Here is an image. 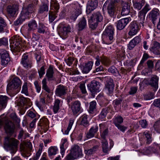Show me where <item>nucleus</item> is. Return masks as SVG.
Returning <instances> with one entry per match:
<instances>
[{"label":"nucleus","instance_id":"nucleus-1","mask_svg":"<svg viewBox=\"0 0 160 160\" xmlns=\"http://www.w3.org/2000/svg\"><path fill=\"white\" fill-rule=\"evenodd\" d=\"M22 82L21 80L17 77H12L8 84L7 88L8 90H12L15 94L17 93L21 89Z\"/></svg>","mask_w":160,"mask_h":160},{"label":"nucleus","instance_id":"nucleus-2","mask_svg":"<svg viewBox=\"0 0 160 160\" xmlns=\"http://www.w3.org/2000/svg\"><path fill=\"white\" fill-rule=\"evenodd\" d=\"M18 142V141L15 139L7 137L4 139V147L9 149L11 153L13 155L17 150Z\"/></svg>","mask_w":160,"mask_h":160},{"label":"nucleus","instance_id":"nucleus-3","mask_svg":"<svg viewBox=\"0 0 160 160\" xmlns=\"http://www.w3.org/2000/svg\"><path fill=\"white\" fill-rule=\"evenodd\" d=\"M103 19V16L100 12L93 13L88 21L90 27L93 29H95L97 27L98 23L102 22Z\"/></svg>","mask_w":160,"mask_h":160},{"label":"nucleus","instance_id":"nucleus-4","mask_svg":"<svg viewBox=\"0 0 160 160\" xmlns=\"http://www.w3.org/2000/svg\"><path fill=\"white\" fill-rule=\"evenodd\" d=\"M51 8L52 11L50 10L49 11V16L50 22H52L57 17L56 15L57 13L58 12L59 9V6L58 3L53 1L51 2Z\"/></svg>","mask_w":160,"mask_h":160},{"label":"nucleus","instance_id":"nucleus-5","mask_svg":"<svg viewBox=\"0 0 160 160\" xmlns=\"http://www.w3.org/2000/svg\"><path fill=\"white\" fill-rule=\"evenodd\" d=\"M38 25L36 20L32 19L28 23L27 30L25 33V37L28 39L31 38V32L36 30Z\"/></svg>","mask_w":160,"mask_h":160},{"label":"nucleus","instance_id":"nucleus-6","mask_svg":"<svg viewBox=\"0 0 160 160\" xmlns=\"http://www.w3.org/2000/svg\"><path fill=\"white\" fill-rule=\"evenodd\" d=\"M118 2L117 0H112L107 7L108 13L111 17H114L117 13V6Z\"/></svg>","mask_w":160,"mask_h":160},{"label":"nucleus","instance_id":"nucleus-7","mask_svg":"<svg viewBox=\"0 0 160 160\" xmlns=\"http://www.w3.org/2000/svg\"><path fill=\"white\" fill-rule=\"evenodd\" d=\"M4 129L5 132L7 135L11 136L14 132L15 125L11 121L9 120H7L5 123Z\"/></svg>","mask_w":160,"mask_h":160},{"label":"nucleus","instance_id":"nucleus-8","mask_svg":"<svg viewBox=\"0 0 160 160\" xmlns=\"http://www.w3.org/2000/svg\"><path fill=\"white\" fill-rule=\"evenodd\" d=\"M0 58L1 64L4 67H6L10 61L9 53L3 49H0Z\"/></svg>","mask_w":160,"mask_h":160},{"label":"nucleus","instance_id":"nucleus-9","mask_svg":"<svg viewBox=\"0 0 160 160\" xmlns=\"http://www.w3.org/2000/svg\"><path fill=\"white\" fill-rule=\"evenodd\" d=\"M10 45L18 50H19L22 48L21 39L17 35L11 37L9 40Z\"/></svg>","mask_w":160,"mask_h":160},{"label":"nucleus","instance_id":"nucleus-10","mask_svg":"<svg viewBox=\"0 0 160 160\" xmlns=\"http://www.w3.org/2000/svg\"><path fill=\"white\" fill-rule=\"evenodd\" d=\"M71 29L69 25H60L58 29V34L63 39H65L68 37V34L71 31Z\"/></svg>","mask_w":160,"mask_h":160},{"label":"nucleus","instance_id":"nucleus-11","mask_svg":"<svg viewBox=\"0 0 160 160\" xmlns=\"http://www.w3.org/2000/svg\"><path fill=\"white\" fill-rule=\"evenodd\" d=\"M100 85L101 83L100 82L94 80L88 84L87 87L88 89L92 94H95L100 91Z\"/></svg>","mask_w":160,"mask_h":160},{"label":"nucleus","instance_id":"nucleus-12","mask_svg":"<svg viewBox=\"0 0 160 160\" xmlns=\"http://www.w3.org/2000/svg\"><path fill=\"white\" fill-rule=\"evenodd\" d=\"M71 108L73 114L74 115L77 114L79 112H81L83 110L81 106V103L78 100L71 103Z\"/></svg>","mask_w":160,"mask_h":160},{"label":"nucleus","instance_id":"nucleus-13","mask_svg":"<svg viewBox=\"0 0 160 160\" xmlns=\"http://www.w3.org/2000/svg\"><path fill=\"white\" fill-rule=\"evenodd\" d=\"M140 28L139 24L136 21H134L131 22L129 26V35L131 36L135 35L138 31Z\"/></svg>","mask_w":160,"mask_h":160},{"label":"nucleus","instance_id":"nucleus-14","mask_svg":"<svg viewBox=\"0 0 160 160\" xmlns=\"http://www.w3.org/2000/svg\"><path fill=\"white\" fill-rule=\"evenodd\" d=\"M67 89L65 86L62 85H58L55 90V94L57 96L63 98L67 93Z\"/></svg>","mask_w":160,"mask_h":160},{"label":"nucleus","instance_id":"nucleus-15","mask_svg":"<svg viewBox=\"0 0 160 160\" xmlns=\"http://www.w3.org/2000/svg\"><path fill=\"white\" fill-rule=\"evenodd\" d=\"M38 125L42 132H46L48 130L49 126V121L47 118H42L41 119Z\"/></svg>","mask_w":160,"mask_h":160},{"label":"nucleus","instance_id":"nucleus-16","mask_svg":"<svg viewBox=\"0 0 160 160\" xmlns=\"http://www.w3.org/2000/svg\"><path fill=\"white\" fill-rule=\"evenodd\" d=\"M70 152L75 157L77 158L82 156V151L79 147L77 145H75L73 146Z\"/></svg>","mask_w":160,"mask_h":160},{"label":"nucleus","instance_id":"nucleus-17","mask_svg":"<svg viewBox=\"0 0 160 160\" xmlns=\"http://www.w3.org/2000/svg\"><path fill=\"white\" fill-rule=\"evenodd\" d=\"M159 14V10L156 8H153L149 14V18L152 21V23L154 24Z\"/></svg>","mask_w":160,"mask_h":160},{"label":"nucleus","instance_id":"nucleus-18","mask_svg":"<svg viewBox=\"0 0 160 160\" xmlns=\"http://www.w3.org/2000/svg\"><path fill=\"white\" fill-rule=\"evenodd\" d=\"M34 7H33L30 4L27 7L22 8L21 12V15H23L26 18H28L29 15L34 12Z\"/></svg>","mask_w":160,"mask_h":160},{"label":"nucleus","instance_id":"nucleus-19","mask_svg":"<svg viewBox=\"0 0 160 160\" xmlns=\"http://www.w3.org/2000/svg\"><path fill=\"white\" fill-rule=\"evenodd\" d=\"M129 19L128 18H122L116 22L117 28L118 30H121L123 29L128 23Z\"/></svg>","mask_w":160,"mask_h":160},{"label":"nucleus","instance_id":"nucleus-20","mask_svg":"<svg viewBox=\"0 0 160 160\" xmlns=\"http://www.w3.org/2000/svg\"><path fill=\"white\" fill-rule=\"evenodd\" d=\"M98 4V2L97 0H90L87 4L86 11L90 13L93 11L97 8Z\"/></svg>","mask_w":160,"mask_h":160},{"label":"nucleus","instance_id":"nucleus-21","mask_svg":"<svg viewBox=\"0 0 160 160\" xmlns=\"http://www.w3.org/2000/svg\"><path fill=\"white\" fill-rule=\"evenodd\" d=\"M158 78L156 75L152 77L148 82V84L153 88L154 91H156L158 88Z\"/></svg>","mask_w":160,"mask_h":160},{"label":"nucleus","instance_id":"nucleus-22","mask_svg":"<svg viewBox=\"0 0 160 160\" xmlns=\"http://www.w3.org/2000/svg\"><path fill=\"white\" fill-rule=\"evenodd\" d=\"M21 63L26 68L31 67V61L28 58V56L26 54L22 56Z\"/></svg>","mask_w":160,"mask_h":160},{"label":"nucleus","instance_id":"nucleus-23","mask_svg":"<svg viewBox=\"0 0 160 160\" xmlns=\"http://www.w3.org/2000/svg\"><path fill=\"white\" fill-rule=\"evenodd\" d=\"M88 143H85L83 145V146L85 149L84 152L88 155L94 154L98 149L99 147L98 145H95L90 149H88L86 147Z\"/></svg>","mask_w":160,"mask_h":160},{"label":"nucleus","instance_id":"nucleus-24","mask_svg":"<svg viewBox=\"0 0 160 160\" xmlns=\"http://www.w3.org/2000/svg\"><path fill=\"white\" fill-rule=\"evenodd\" d=\"M18 9V6L14 4L12 6L8 5L7 8V12L8 15L13 17L15 14Z\"/></svg>","mask_w":160,"mask_h":160},{"label":"nucleus","instance_id":"nucleus-25","mask_svg":"<svg viewBox=\"0 0 160 160\" xmlns=\"http://www.w3.org/2000/svg\"><path fill=\"white\" fill-rule=\"evenodd\" d=\"M130 12V5L129 3L123 2L122 3V9L121 14L122 16L128 14Z\"/></svg>","mask_w":160,"mask_h":160},{"label":"nucleus","instance_id":"nucleus-26","mask_svg":"<svg viewBox=\"0 0 160 160\" xmlns=\"http://www.w3.org/2000/svg\"><path fill=\"white\" fill-rule=\"evenodd\" d=\"M141 41V39L139 36L136 37L131 40L128 44V48L129 50L132 49L135 46L140 43Z\"/></svg>","mask_w":160,"mask_h":160},{"label":"nucleus","instance_id":"nucleus-27","mask_svg":"<svg viewBox=\"0 0 160 160\" xmlns=\"http://www.w3.org/2000/svg\"><path fill=\"white\" fill-rule=\"evenodd\" d=\"M88 116L86 114H84L81 116L78 120V122L85 127H87L89 125V122L88 120Z\"/></svg>","mask_w":160,"mask_h":160},{"label":"nucleus","instance_id":"nucleus-28","mask_svg":"<svg viewBox=\"0 0 160 160\" xmlns=\"http://www.w3.org/2000/svg\"><path fill=\"white\" fill-rule=\"evenodd\" d=\"M160 44L157 42H154L153 45L149 48L150 50L155 54H160Z\"/></svg>","mask_w":160,"mask_h":160},{"label":"nucleus","instance_id":"nucleus-29","mask_svg":"<svg viewBox=\"0 0 160 160\" xmlns=\"http://www.w3.org/2000/svg\"><path fill=\"white\" fill-rule=\"evenodd\" d=\"M62 102L58 99L55 100L54 106L52 108V110L54 114L58 113L62 106Z\"/></svg>","mask_w":160,"mask_h":160},{"label":"nucleus","instance_id":"nucleus-30","mask_svg":"<svg viewBox=\"0 0 160 160\" xmlns=\"http://www.w3.org/2000/svg\"><path fill=\"white\" fill-rule=\"evenodd\" d=\"M133 6L134 8L138 10L141 9L144 5L145 0H132Z\"/></svg>","mask_w":160,"mask_h":160},{"label":"nucleus","instance_id":"nucleus-31","mask_svg":"<svg viewBox=\"0 0 160 160\" xmlns=\"http://www.w3.org/2000/svg\"><path fill=\"white\" fill-rule=\"evenodd\" d=\"M9 99V98L6 96H0V110L6 108Z\"/></svg>","mask_w":160,"mask_h":160},{"label":"nucleus","instance_id":"nucleus-32","mask_svg":"<svg viewBox=\"0 0 160 160\" xmlns=\"http://www.w3.org/2000/svg\"><path fill=\"white\" fill-rule=\"evenodd\" d=\"M112 147V146L111 147L110 146V147H109L108 141L106 140H102V147L103 153L106 154H108L109 151Z\"/></svg>","mask_w":160,"mask_h":160},{"label":"nucleus","instance_id":"nucleus-33","mask_svg":"<svg viewBox=\"0 0 160 160\" xmlns=\"http://www.w3.org/2000/svg\"><path fill=\"white\" fill-rule=\"evenodd\" d=\"M112 110V106H110L102 108L99 115V118L102 119L104 118L106 116L108 113L111 112Z\"/></svg>","mask_w":160,"mask_h":160},{"label":"nucleus","instance_id":"nucleus-34","mask_svg":"<svg viewBox=\"0 0 160 160\" xmlns=\"http://www.w3.org/2000/svg\"><path fill=\"white\" fill-rule=\"evenodd\" d=\"M87 21L84 17L80 20L77 25V28L79 31H82L85 29L87 27Z\"/></svg>","mask_w":160,"mask_h":160},{"label":"nucleus","instance_id":"nucleus-35","mask_svg":"<svg viewBox=\"0 0 160 160\" xmlns=\"http://www.w3.org/2000/svg\"><path fill=\"white\" fill-rule=\"evenodd\" d=\"M30 101V99L29 98H26L23 96H21L18 100V105L21 107L27 105L28 103Z\"/></svg>","mask_w":160,"mask_h":160},{"label":"nucleus","instance_id":"nucleus-36","mask_svg":"<svg viewBox=\"0 0 160 160\" xmlns=\"http://www.w3.org/2000/svg\"><path fill=\"white\" fill-rule=\"evenodd\" d=\"M106 87L108 90L110 94H112L113 91L114 85L113 83V80L111 78H110L107 81Z\"/></svg>","mask_w":160,"mask_h":160},{"label":"nucleus","instance_id":"nucleus-37","mask_svg":"<svg viewBox=\"0 0 160 160\" xmlns=\"http://www.w3.org/2000/svg\"><path fill=\"white\" fill-rule=\"evenodd\" d=\"M102 43L106 44H109L112 43L115 40L114 37L102 35Z\"/></svg>","mask_w":160,"mask_h":160},{"label":"nucleus","instance_id":"nucleus-38","mask_svg":"<svg viewBox=\"0 0 160 160\" xmlns=\"http://www.w3.org/2000/svg\"><path fill=\"white\" fill-rule=\"evenodd\" d=\"M36 29L38 33L43 34L46 32L47 28L43 23L39 22Z\"/></svg>","mask_w":160,"mask_h":160},{"label":"nucleus","instance_id":"nucleus-39","mask_svg":"<svg viewBox=\"0 0 160 160\" xmlns=\"http://www.w3.org/2000/svg\"><path fill=\"white\" fill-rule=\"evenodd\" d=\"M102 35L112 36L113 37L114 28L111 26H109L107 27L104 31L103 32Z\"/></svg>","mask_w":160,"mask_h":160},{"label":"nucleus","instance_id":"nucleus-40","mask_svg":"<svg viewBox=\"0 0 160 160\" xmlns=\"http://www.w3.org/2000/svg\"><path fill=\"white\" fill-rule=\"evenodd\" d=\"M54 73L53 67L51 65L49 66L47 70L46 76L47 77L48 80H54L53 75Z\"/></svg>","mask_w":160,"mask_h":160},{"label":"nucleus","instance_id":"nucleus-41","mask_svg":"<svg viewBox=\"0 0 160 160\" xmlns=\"http://www.w3.org/2000/svg\"><path fill=\"white\" fill-rule=\"evenodd\" d=\"M93 63V62L91 61L86 63L82 69V72L85 73H88L92 68Z\"/></svg>","mask_w":160,"mask_h":160},{"label":"nucleus","instance_id":"nucleus-42","mask_svg":"<svg viewBox=\"0 0 160 160\" xmlns=\"http://www.w3.org/2000/svg\"><path fill=\"white\" fill-rule=\"evenodd\" d=\"M48 6L45 3H43L39 6L38 9V14H42L44 12L48 11Z\"/></svg>","mask_w":160,"mask_h":160},{"label":"nucleus","instance_id":"nucleus-43","mask_svg":"<svg viewBox=\"0 0 160 160\" xmlns=\"http://www.w3.org/2000/svg\"><path fill=\"white\" fill-rule=\"evenodd\" d=\"M96 102L95 101L90 102L88 112L90 114H94L96 111Z\"/></svg>","mask_w":160,"mask_h":160},{"label":"nucleus","instance_id":"nucleus-44","mask_svg":"<svg viewBox=\"0 0 160 160\" xmlns=\"http://www.w3.org/2000/svg\"><path fill=\"white\" fill-rule=\"evenodd\" d=\"M58 151L56 147L52 146L49 148L48 150V155L51 158H53V156L56 155Z\"/></svg>","mask_w":160,"mask_h":160},{"label":"nucleus","instance_id":"nucleus-45","mask_svg":"<svg viewBox=\"0 0 160 160\" xmlns=\"http://www.w3.org/2000/svg\"><path fill=\"white\" fill-rule=\"evenodd\" d=\"M123 119L122 117L119 115H118L115 117L113 119V123L115 126L119 124H121L123 122Z\"/></svg>","mask_w":160,"mask_h":160},{"label":"nucleus","instance_id":"nucleus-46","mask_svg":"<svg viewBox=\"0 0 160 160\" xmlns=\"http://www.w3.org/2000/svg\"><path fill=\"white\" fill-rule=\"evenodd\" d=\"M7 27V24L5 20L2 17H0V33L4 32V28Z\"/></svg>","mask_w":160,"mask_h":160},{"label":"nucleus","instance_id":"nucleus-47","mask_svg":"<svg viewBox=\"0 0 160 160\" xmlns=\"http://www.w3.org/2000/svg\"><path fill=\"white\" fill-rule=\"evenodd\" d=\"M147 13L145 12L143 10H141L138 13V17L139 18L140 23L142 24L143 26V23L144 22L145 17Z\"/></svg>","mask_w":160,"mask_h":160},{"label":"nucleus","instance_id":"nucleus-48","mask_svg":"<svg viewBox=\"0 0 160 160\" xmlns=\"http://www.w3.org/2000/svg\"><path fill=\"white\" fill-rule=\"evenodd\" d=\"M45 98H41L39 102H36V105L40 110L42 109V106L45 104Z\"/></svg>","mask_w":160,"mask_h":160},{"label":"nucleus","instance_id":"nucleus-49","mask_svg":"<svg viewBox=\"0 0 160 160\" xmlns=\"http://www.w3.org/2000/svg\"><path fill=\"white\" fill-rule=\"evenodd\" d=\"M27 18L23 15H21H21L19 18L14 22V24L15 26H18L21 24Z\"/></svg>","mask_w":160,"mask_h":160},{"label":"nucleus","instance_id":"nucleus-50","mask_svg":"<svg viewBox=\"0 0 160 160\" xmlns=\"http://www.w3.org/2000/svg\"><path fill=\"white\" fill-rule=\"evenodd\" d=\"M42 83V89L48 93H50L51 92V90L47 85V82L46 78H44L43 79Z\"/></svg>","mask_w":160,"mask_h":160},{"label":"nucleus","instance_id":"nucleus-51","mask_svg":"<svg viewBox=\"0 0 160 160\" xmlns=\"http://www.w3.org/2000/svg\"><path fill=\"white\" fill-rule=\"evenodd\" d=\"M136 62V60L132 59L131 60H127L124 62L125 65L128 68H132L135 65Z\"/></svg>","mask_w":160,"mask_h":160},{"label":"nucleus","instance_id":"nucleus-52","mask_svg":"<svg viewBox=\"0 0 160 160\" xmlns=\"http://www.w3.org/2000/svg\"><path fill=\"white\" fill-rule=\"evenodd\" d=\"M27 137V133L26 132L22 129L19 131V133L18 136V138L21 141L22 139H25Z\"/></svg>","mask_w":160,"mask_h":160},{"label":"nucleus","instance_id":"nucleus-53","mask_svg":"<svg viewBox=\"0 0 160 160\" xmlns=\"http://www.w3.org/2000/svg\"><path fill=\"white\" fill-rule=\"evenodd\" d=\"M62 142L60 146L61 153L63 157V156L64 154L65 148L67 147L66 143L67 142V140L66 139H64L63 140H62Z\"/></svg>","mask_w":160,"mask_h":160},{"label":"nucleus","instance_id":"nucleus-54","mask_svg":"<svg viewBox=\"0 0 160 160\" xmlns=\"http://www.w3.org/2000/svg\"><path fill=\"white\" fill-rule=\"evenodd\" d=\"M21 93L22 94H25L26 96L28 95V83L27 82H24V84L23 85Z\"/></svg>","mask_w":160,"mask_h":160},{"label":"nucleus","instance_id":"nucleus-55","mask_svg":"<svg viewBox=\"0 0 160 160\" xmlns=\"http://www.w3.org/2000/svg\"><path fill=\"white\" fill-rule=\"evenodd\" d=\"M10 118L14 122L19 123L20 122V119L18 118L15 112H12L10 115Z\"/></svg>","mask_w":160,"mask_h":160},{"label":"nucleus","instance_id":"nucleus-56","mask_svg":"<svg viewBox=\"0 0 160 160\" xmlns=\"http://www.w3.org/2000/svg\"><path fill=\"white\" fill-rule=\"evenodd\" d=\"M143 134L147 139V143L148 144L150 143L152 141L151 135L149 133L148 131L145 132Z\"/></svg>","mask_w":160,"mask_h":160},{"label":"nucleus","instance_id":"nucleus-57","mask_svg":"<svg viewBox=\"0 0 160 160\" xmlns=\"http://www.w3.org/2000/svg\"><path fill=\"white\" fill-rule=\"evenodd\" d=\"M108 71L109 72L112 73L115 76L118 73V71L116 68L113 66H112L110 67L108 70Z\"/></svg>","mask_w":160,"mask_h":160},{"label":"nucleus","instance_id":"nucleus-58","mask_svg":"<svg viewBox=\"0 0 160 160\" xmlns=\"http://www.w3.org/2000/svg\"><path fill=\"white\" fill-rule=\"evenodd\" d=\"M122 99L120 98H118L114 100L113 102V104L114 108H116L118 106L120 105L122 102Z\"/></svg>","mask_w":160,"mask_h":160},{"label":"nucleus","instance_id":"nucleus-59","mask_svg":"<svg viewBox=\"0 0 160 160\" xmlns=\"http://www.w3.org/2000/svg\"><path fill=\"white\" fill-rule=\"evenodd\" d=\"M101 62L106 66L109 65L111 62L110 60L106 57H101Z\"/></svg>","mask_w":160,"mask_h":160},{"label":"nucleus","instance_id":"nucleus-60","mask_svg":"<svg viewBox=\"0 0 160 160\" xmlns=\"http://www.w3.org/2000/svg\"><path fill=\"white\" fill-rule=\"evenodd\" d=\"M154 98V94L152 92H149L144 95V100H148L153 98Z\"/></svg>","mask_w":160,"mask_h":160},{"label":"nucleus","instance_id":"nucleus-61","mask_svg":"<svg viewBox=\"0 0 160 160\" xmlns=\"http://www.w3.org/2000/svg\"><path fill=\"white\" fill-rule=\"evenodd\" d=\"M38 72L40 78H42L43 75L45 74V70L44 66L42 67L40 69L38 70Z\"/></svg>","mask_w":160,"mask_h":160},{"label":"nucleus","instance_id":"nucleus-62","mask_svg":"<svg viewBox=\"0 0 160 160\" xmlns=\"http://www.w3.org/2000/svg\"><path fill=\"white\" fill-rule=\"evenodd\" d=\"M8 44V40L7 38H0V46L2 45L6 46Z\"/></svg>","mask_w":160,"mask_h":160},{"label":"nucleus","instance_id":"nucleus-63","mask_svg":"<svg viewBox=\"0 0 160 160\" xmlns=\"http://www.w3.org/2000/svg\"><path fill=\"white\" fill-rule=\"evenodd\" d=\"M73 124V121L72 120H70L68 126L66 130H65L64 133L65 134L67 135L68 134L69 132L71 129Z\"/></svg>","mask_w":160,"mask_h":160},{"label":"nucleus","instance_id":"nucleus-64","mask_svg":"<svg viewBox=\"0 0 160 160\" xmlns=\"http://www.w3.org/2000/svg\"><path fill=\"white\" fill-rule=\"evenodd\" d=\"M76 158L71 152L67 155L66 158V160H74Z\"/></svg>","mask_w":160,"mask_h":160}]
</instances>
